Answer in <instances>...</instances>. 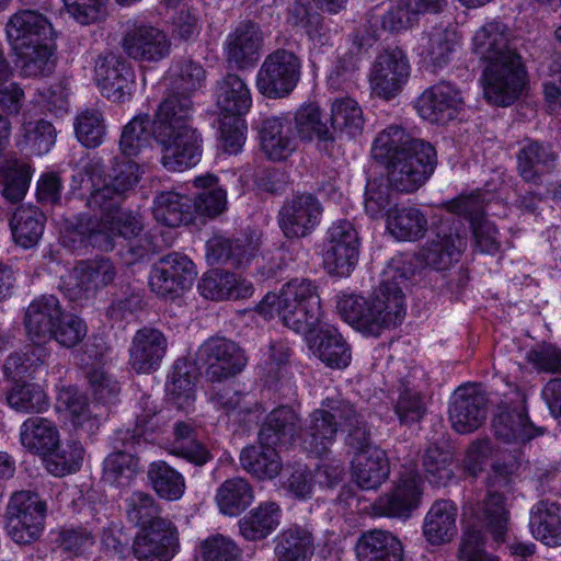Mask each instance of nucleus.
Returning <instances> with one entry per match:
<instances>
[{
  "label": "nucleus",
  "mask_w": 561,
  "mask_h": 561,
  "mask_svg": "<svg viewBox=\"0 0 561 561\" xmlns=\"http://www.w3.org/2000/svg\"><path fill=\"white\" fill-rule=\"evenodd\" d=\"M414 272L410 261L392 259L373 296L369 299L343 296L337 302L339 313L356 330L374 336L383 329L397 327L405 317L403 286Z\"/></svg>",
  "instance_id": "obj_1"
},
{
  "label": "nucleus",
  "mask_w": 561,
  "mask_h": 561,
  "mask_svg": "<svg viewBox=\"0 0 561 561\" xmlns=\"http://www.w3.org/2000/svg\"><path fill=\"white\" fill-rule=\"evenodd\" d=\"M472 50L489 62L484 70V95L490 103L508 106L520 95L526 72L520 56L511 47L506 27L491 22L472 38Z\"/></svg>",
  "instance_id": "obj_2"
},
{
  "label": "nucleus",
  "mask_w": 561,
  "mask_h": 561,
  "mask_svg": "<svg viewBox=\"0 0 561 561\" xmlns=\"http://www.w3.org/2000/svg\"><path fill=\"white\" fill-rule=\"evenodd\" d=\"M193 101L170 91L159 104L152 121V137L160 147L161 163L168 171L181 172L202 158V136L192 125Z\"/></svg>",
  "instance_id": "obj_3"
},
{
  "label": "nucleus",
  "mask_w": 561,
  "mask_h": 561,
  "mask_svg": "<svg viewBox=\"0 0 561 561\" xmlns=\"http://www.w3.org/2000/svg\"><path fill=\"white\" fill-rule=\"evenodd\" d=\"M371 154L387 165L389 185L400 193L417 191L436 167L435 148L412 138L400 126L383 129L374 141Z\"/></svg>",
  "instance_id": "obj_4"
},
{
  "label": "nucleus",
  "mask_w": 561,
  "mask_h": 561,
  "mask_svg": "<svg viewBox=\"0 0 561 561\" xmlns=\"http://www.w3.org/2000/svg\"><path fill=\"white\" fill-rule=\"evenodd\" d=\"M257 309L264 317L277 316L284 325L301 334L314 330L322 314L318 287L308 278L290 279L278 294H266Z\"/></svg>",
  "instance_id": "obj_5"
},
{
  "label": "nucleus",
  "mask_w": 561,
  "mask_h": 561,
  "mask_svg": "<svg viewBox=\"0 0 561 561\" xmlns=\"http://www.w3.org/2000/svg\"><path fill=\"white\" fill-rule=\"evenodd\" d=\"M82 187L90 191L87 205L91 209H116L125 198L126 192L138 182V165L127 159L117 161L112 173H104L100 158L90 159L82 168Z\"/></svg>",
  "instance_id": "obj_6"
},
{
  "label": "nucleus",
  "mask_w": 561,
  "mask_h": 561,
  "mask_svg": "<svg viewBox=\"0 0 561 561\" xmlns=\"http://www.w3.org/2000/svg\"><path fill=\"white\" fill-rule=\"evenodd\" d=\"M355 416V409L340 396L323 400L322 409L314 410L300 428V442L304 448L316 455H323L335 440L339 423L350 422Z\"/></svg>",
  "instance_id": "obj_7"
},
{
  "label": "nucleus",
  "mask_w": 561,
  "mask_h": 561,
  "mask_svg": "<svg viewBox=\"0 0 561 561\" xmlns=\"http://www.w3.org/2000/svg\"><path fill=\"white\" fill-rule=\"evenodd\" d=\"M46 502L31 490L14 492L5 510V530L19 545L37 540L44 529Z\"/></svg>",
  "instance_id": "obj_8"
},
{
  "label": "nucleus",
  "mask_w": 561,
  "mask_h": 561,
  "mask_svg": "<svg viewBox=\"0 0 561 561\" xmlns=\"http://www.w3.org/2000/svg\"><path fill=\"white\" fill-rule=\"evenodd\" d=\"M299 57L287 49L278 48L268 54L256 76L260 93L270 99L287 96L300 78Z\"/></svg>",
  "instance_id": "obj_9"
},
{
  "label": "nucleus",
  "mask_w": 561,
  "mask_h": 561,
  "mask_svg": "<svg viewBox=\"0 0 561 561\" xmlns=\"http://www.w3.org/2000/svg\"><path fill=\"white\" fill-rule=\"evenodd\" d=\"M511 397L504 393L505 400L499 405L492 420L495 437L505 444H524L540 432L529 421L526 412V393L517 386H511Z\"/></svg>",
  "instance_id": "obj_10"
},
{
  "label": "nucleus",
  "mask_w": 561,
  "mask_h": 561,
  "mask_svg": "<svg viewBox=\"0 0 561 561\" xmlns=\"http://www.w3.org/2000/svg\"><path fill=\"white\" fill-rule=\"evenodd\" d=\"M197 359L205 366V375L213 382H220L240 374L248 358L232 340L211 336L197 351Z\"/></svg>",
  "instance_id": "obj_11"
},
{
  "label": "nucleus",
  "mask_w": 561,
  "mask_h": 561,
  "mask_svg": "<svg viewBox=\"0 0 561 561\" xmlns=\"http://www.w3.org/2000/svg\"><path fill=\"white\" fill-rule=\"evenodd\" d=\"M196 274L194 263L186 255L173 252L152 266L149 286L158 296L172 298L188 289Z\"/></svg>",
  "instance_id": "obj_12"
},
{
  "label": "nucleus",
  "mask_w": 561,
  "mask_h": 561,
  "mask_svg": "<svg viewBox=\"0 0 561 561\" xmlns=\"http://www.w3.org/2000/svg\"><path fill=\"white\" fill-rule=\"evenodd\" d=\"M410 77L408 57L400 48L380 53L371 67L369 82L373 91L380 98H394Z\"/></svg>",
  "instance_id": "obj_13"
},
{
  "label": "nucleus",
  "mask_w": 561,
  "mask_h": 561,
  "mask_svg": "<svg viewBox=\"0 0 561 561\" xmlns=\"http://www.w3.org/2000/svg\"><path fill=\"white\" fill-rule=\"evenodd\" d=\"M94 79L103 96L121 102L131 94L135 73L122 56L104 51L95 60Z\"/></svg>",
  "instance_id": "obj_14"
},
{
  "label": "nucleus",
  "mask_w": 561,
  "mask_h": 561,
  "mask_svg": "<svg viewBox=\"0 0 561 561\" xmlns=\"http://www.w3.org/2000/svg\"><path fill=\"white\" fill-rule=\"evenodd\" d=\"M113 262L105 257L82 260L68 272L64 285L72 299L93 296L116 277Z\"/></svg>",
  "instance_id": "obj_15"
},
{
  "label": "nucleus",
  "mask_w": 561,
  "mask_h": 561,
  "mask_svg": "<svg viewBox=\"0 0 561 561\" xmlns=\"http://www.w3.org/2000/svg\"><path fill=\"white\" fill-rule=\"evenodd\" d=\"M323 208L312 194H300L287 201L278 211V225L288 239L309 236L319 225Z\"/></svg>",
  "instance_id": "obj_16"
},
{
  "label": "nucleus",
  "mask_w": 561,
  "mask_h": 561,
  "mask_svg": "<svg viewBox=\"0 0 561 561\" xmlns=\"http://www.w3.org/2000/svg\"><path fill=\"white\" fill-rule=\"evenodd\" d=\"M296 129L302 140H314L318 150L331 158L341 154L342 144L330 115L322 113L316 104L300 107L295 115Z\"/></svg>",
  "instance_id": "obj_17"
},
{
  "label": "nucleus",
  "mask_w": 561,
  "mask_h": 561,
  "mask_svg": "<svg viewBox=\"0 0 561 561\" xmlns=\"http://www.w3.org/2000/svg\"><path fill=\"white\" fill-rule=\"evenodd\" d=\"M178 548V530L171 520H158L140 528L133 545L134 554L140 561H170Z\"/></svg>",
  "instance_id": "obj_18"
},
{
  "label": "nucleus",
  "mask_w": 561,
  "mask_h": 561,
  "mask_svg": "<svg viewBox=\"0 0 561 561\" xmlns=\"http://www.w3.org/2000/svg\"><path fill=\"white\" fill-rule=\"evenodd\" d=\"M488 398L477 385L459 387L453 394L449 420L456 432L468 434L479 428L485 421Z\"/></svg>",
  "instance_id": "obj_19"
},
{
  "label": "nucleus",
  "mask_w": 561,
  "mask_h": 561,
  "mask_svg": "<svg viewBox=\"0 0 561 561\" xmlns=\"http://www.w3.org/2000/svg\"><path fill=\"white\" fill-rule=\"evenodd\" d=\"M511 478L500 466H493V474L488 480L489 491L482 502V518L485 529L496 543L505 541L508 530L510 511L505 496L500 489H508Z\"/></svg>",
  "instance_id": "obj_20"
},
{
  "label": "nucleus",
  "mask_w": 561,
  "mask_h": 561,
  "mask_svg": "<svg viewBox=\"0 0 561 561\" xmlns=\"http://www.w3.org/2000/svg\"><path fill=\"white\" fill-rule=\"evenodd\" d=\"M53 25L36 10H20L5 24V35L11 50L27 49L31 44L47 42L53 36Z\"/></svg>",
  "instance_id": "obj_21"
},
{
  "label": "nucleus",
  "mask_w": 561,
  "mask_h": 561,
  "mask_svg": "<svg viewBox=\"0 0 561 561\" xmlns=\"http://www.w3.org/2000/svg\"><path fill=\"white\" fill-rule=\"evenodd\" d=\"M421 478L411 470L402 473L393 489L379 496L373 504V511L378 516L408 517L419 506Z\"/></svg>",
  "instance_id": "obj_22"
},
{
  "label": "nucleus",
  "mask_w": 561,
  "mask_h": 561,
  "mask_svg": "<svg viewBox=\"0 0 561 561\" xmlns=\"http://www.w3.org/2000/svg\"><path fill=\"white\" fill-rule=\"evenodd\" d=\"M261 247L260 236L244 234L234 239L214 236L206 243V259L209 264H227L242 267L256 256Z\"/></svg>",
  "instance_id": "obj_23"
},
{
  "label": "nucleus",
  "mask_w": 561,
  "mask_h": 561,
  "mask_svg": "<svg viewBox=\"0 0 561 561\" xmlns=\"http://www.w3.org/2000/svg\"><path fill=\"white\" fill-rule=\"evenodd\" d=\"M168 340L158 329L145 327L131 339L128 365L137 374H150L161 365L167 353Z\"/></svg>",
  "instance_id": "obj_24"
},
{
  "label": "nucleus",
  "mask_w": 561,
  "mask_h": 561,
  "mask_svg": "<svg viewBox=\"0 0 561 561\" xmlns=\"http://www.w3.org/2000/svg\"><path fill=\"white\" fill-rule=\"evenodd\" d=\"M461 92L448 82L426 89L417 99L419 114L431 123L444 124L454 119L462 108Z\"/></svg>",
  "instance_id": "obj_25"
},
{
  "label": "nucleus",
  "mask_w": 561,
  "mask_h": 561,
  "mask_svg": "<svg viewBox=\"0 0 561 561\" xmlns=\"http://www.w3.org/2000/svg\"><path fill=\"white\" fill-rule=\"evenodd\" d=\"M262 42V32L255 22H241L226 39L227 61L238 69L252 67L257 60Z\"/></svg>",
  "instance_id": "obj_26"
},
{
  "label": "nucleus",
  "mask_w": 561,
  "mask_h": 561,
  "mask_svg": "<svg viewBox=\"0 0 561 561\" xmlns=\"http://www.w3.org/2000/svg\"><path fill=\"white\" fill-rule=\"evenodd\" d=\"M467 244L466 234L440 228L420 252L424 264L436 271H445L459 260Z\"/></svg>",
  "instance_id": "obj_27"
},
{
  "label": "nucleus",
  "mask_w": 561,
  "mask_h": 561,
  "mask_svg": "<svg viewBox=\"0 0 561 561\" xmlns=\"http://www.w3.org/2000/svg\"><path fill=\"white\" fill-rule=\"evenodd\" d=\"M123 48L133 59L158 61L169 55L170 43L162 31L152 26H139L125 34Z\"/></svg>",
  "instance_id": "obj_28"
},
{
  "label": "nucleus",
  "mask_w": 561,
  "mask_h": 561,
  "mask_svg": "<svg viewBox=\"0 0 561 561\" xmlns=\"http://www.w3.org/2000/svg\"><path fill=\"white\" fill-rule=\"evenodd\" d=\"M59 300L53 296H42L27 307L25 328L33 342L45 343L51 340V332L64 314Z\"/></svg>",
  "instance_id": "obj_29"
},
{
  "label": "nucleus",
  "mask_w": 561,
  "mask_h": 561,
  "mask_svg": "<svg viewBox=\"0 0 561 561\" xmlns=\"http://www.w3.org/2000/svg\"><path fill=\"white\" fill-rule=\"evenodd\" d=\"M301 422L298 413L287 405L274 409L266 416L259 432L262 444L290 446L300 440Z\"/></svg>",
  "instance_id": "obj_30"
},
{
  "label": "nucleus",
  "mask_w": 561,
  "mask_h": 561,
  "mask_svg": "<svg viewBox=\"0 0 561 561\" xmlns=\"http://www.w3.org/2000/svg\"><path fill=\"white\" fill-rule=\"evenodd\" d=\"M319 358L332 368H344L351 362V350L341 333L332 327H320L305 334Z\"/></svg>",
  "instance_id": "obj_31"
},
{
  "label": "nucleus",
  "mask_w": 561,
  "mask_h": 561,
  "mask_svg": "<svg viewBox=\"0 0 561 561\" xmlns=\"http://www.w3.org/2000/svg\"><path fill=\"white\" fill-rule=\"evenodd\" d=\"M261 147L268 159L280 161L287 159L296 149L291 121L287 117H268L263 121Z\"/></svg>",
  "instance_id": "obj_32"
},
{
  "label": "nucleus",
  "mask_w": 561,
  "mask_h": 561,
  "mask_svg": "<svg viewBox=\"0 0 561 561\" xmlns=\"http://www.w3.org/2000/svg\"><path fill=\"white\" fill-rule=\"evenodd\" d=\"M389 473V459L382 449L369 448L354 455L352 474L359 488L375 490L388 479Z\"/></svg>",
  "instance_id": "obj_33"
},
{
  "label": "nucleus",
  "mask_w": 561,
  "mask_h": 561,
  "mask_svg": "<svg viewBox=\"0 0 561 561\" xmlns=\"http://www.w3.org/2000/svg\"><path fill=\"white\" fill-rule=\"evenodd\" d=\"M356 557L358 561H403V546L390 531L373 529L358 538Z\"/></svg>",
  "instance_id": "obj_34"
},
{
  "label": "nucleus",
  "mask_w": 561,
  "mask_h": 561,
  "mask_svg": "<svg viewBox=\"0 0 561 561\" xmlns=\"http://www.w3.org/2000/svg\"><path fill=\"white\" fill-rule=\"evenodd\" d=\"M198 290L207 299H245L253 294V287L245 280H240L233 273L210 270L198 283Z\"/></svg>",
  "instance_id": "obj_35"
},
{
  "label": "nucleus",
  "mask_w": 561,
  "mask_h": 561,
  "mask_svg": "<svg viewBox=\"0 0 561 561\" xmlns=\"http://www.w3.org/2000/svg\"><path fill=\"white\" fill-rule=\"evenodd\" d=\"M529 527L543 545L561 546V505L548 500L536 503L530 510Z\"/></svg>",
  "instance_id": "obj_36"
},
{
  "label": "nucleus",
  "mask_w": 561,
  "mask_h": 561,
  "mask_svg": "<svg viewBox=\"0 0 561 561\" xmlns=\"http://www.w3.org/2000/svg\"><path fill=\"white\" fill-rule=\"evenodd\" d=\"M20 442L27 451L47 456L59 446V432L50 420L32 416L21 425Z\"/></svg>",
  "instance_id": "obj_37"
},
{
  "label": "nucleus",
  "mask_w": 561,
  "mask_h": 561,
  "mask_svg": "<svg viewBox=\"0 0 561 561\" xmlns=\"http://www.w3.org/2000/svg\"><path fill=\"white\" fill-rule=\"evenodd\" d=\"M216 98L217 106L227 117H240L252 105L248 84L234 73H228L217 82Z\"/></svg>",
  "instance_id": "obj_38"
},
{
  "label": "nucleus",
  "mask_w": 561,
  "mask_h": 561,
  "mask_svg": "<svg viewBox=\"0 0 561 561\" xmlns=\"http://www.w3.org/2000/svg\"><path fill=\"white\" fill-rule=\"evenodd\" d=\"M61 243L71 251H80L89 245L104 251L113 249L107 233L100 226V221L92 218H81L77 224H70L61 232Z\"/></svg>",
  "instance_id": "obj_39"
},
{
  "label": "nucleus",
  "mask_w": 561,
  "mask_h": 561,
  "mask_svg": "<svg viewBox=\"0 0 561 561\" xmlns=\"http://www.w3.org/2000/svg\"><path fill=\"white\" fill-rule=\"evenodd\" d=\"M277 561H310L314 553V538L305 527L293 526L274 539Z\"/></svg>",
  "instance_id": "obj_40"
},
{
  "label": "nucleus",
  "mask_w": 561,
  "mask_h": 561,
  "mask_svg": "<svg viewBox=\"0 0 561 561\" xmlns=\"http://www.w3.org/2000/svg\"><path fill=\"white\" fill-rule=\"evenodd\" d=\"M556 154L550 145L526 140L517 153V171L526 181L537 183L541 174L553 168Z\"/></svg>",
  "instance_id": "obj_41"
},
{
  "label": "nucleus",
  "mask_w": 561,
  "mask_h": 561,
  "mask_svg": "<svg viewBox=\"0 0 561 561\" xmlns=\"http://www.w3.org/2000/svg\"><path fill=\"white\" fill-rule=\"evenodd\" d=\"M45 221L46 217L38 207L33 205L18 207L10 219L13 240L24 249L33 248L43 236Z\"/></svg>",
  "instance_id": "obj_42"
},
{
  "label": "nucleus",
  "mask_w": 561,
  "mask_h": 561,
  "mask_svg": "<svg viewBox=\"0 0 561 561\" xmlns=\"http://www.w3.org/2000/svg\"><path fill=\"white\" fill-rule=\"evenodd\" d=\"M457 508L449 501H436L427 512L423 534L432 545L449 542L456 534Z\"/></svg>",
  "instance_id": "obj_43"
},
{
  "label": "nucleus",
  "mask_w": 561,
  "mask_h": 561,
  "mask_svg": "<svg viewBox=\"0 0 561 561\" xmlns=\"http://www.w3.org/2000/svg\"><path fill=\"white\" fill-rule=\"evenodd\" d=\"M280 523V508L275 502L261 503L239 520L241 536L250 541L265 539Z\"/></svg>",
  "instance_id": "obj_44"
},
{
  "label": "nucleus",
  "mask_w": 561,
  "mask_h": 561,
  "mask_svg": "<svg viewBox=\"0 0 561 561\" xmlns=\"http://www.w3.org/2000/svg\"><path fill=\"white\" fill-rule=\"evenodd\" d=\"M275 445L262 444L244 447L240 453L241 467L257 479H273L282 470L283 463Z\"/></svg>",
  "instance_id": "obj_45"
},
{
  "label": "nucleus",
  "mask_w": 561,
  "mask_h": 561,
  "mask_svg": "<svg viewBox=\"0 0 561 561\" xmlns=\"http://www.w3.org/2000/svg\"><path fill=\"white\" fill-rule=\"evenodd\" d=\"M387 229L400 241H415L427 231V219L416 207L393 208L388 211Z\"/></svg>",
  "instance_id": "obj_46"
},
{
  "label": "nucleus",
  "mask_w": 561,
  "mask_h": 561,
  "mask_svg": "<svg viewBox=\"0 0 561 561\" xmlns=\"http://www.w3.org/2000/svg\"><path fill=\"white\" fill-rule=\"evenodd\" d=\"M253 500V488L248 480L240 477L224 481L215 496L220 513L228 516L239 515L251 505Z\"/></svg>",
  "instance_id": "obj_47"
},
{
  "label": "nucleus",
  "mask_w": 561,
  "mask_h": 561,
  "mask_svg": "<svg viewBox=\"0 0 561 561\" xmlns=\"http://www.w3.org/2000/svg\"><path fill=\"white\" fill-rule=\"evenodd\" d=\"M152 213L158 222L179 227L192 221L193 201L174 192H163L156 197Z\"/></svg>",
  "instance_id": "obj_48"
},
{
  "label": "nucleus",
  "mask_w": 561,
  "mask_h": 561,
  "mask_svg": "<svg viewBox=\"0 0 561 561\" xmlns=\"http://www.w3.org/2000/svg\"><path fill=\"white\" fill-rule=\"evenodd\" d=\"M170 451L198 467L211 459L207 447L196 439L195 428L188 421H180L174 424Z\"/></svg>",
  "instance_id": "obj_49"
},
{
  "label": "nucleus",
  "mask_w": 561,
  "mask_h": 561,
  "mask_svg": "<svg viewBox=\"0 0 561 561\" xmlns=\"http://www.w3.org/2000/svg\"><path fill=\"white\" fill-rule=\"evenodd\" d=\"M147 474L152 489L161 499L178 501L183 496L186 489L185 479L165 461H153Z\"/></svg>",
  "instance_id": "obj_50"
},
{
  "label": "nucleus",
  "mask_w": 561,
  "mask_h": 561,
  "mask_svg": "<svg viewBox=\"0 0 561 561\" xmlns=\"http://www.w3.org/2000/svg\"><path fill=\"white\" fill-rule=\"evenodd\" d=\"M217 178L211 174L194 180V186L199 190L192 199L195 213L215 217L226 209L227 194L226 191L217 186Z\"/></svg>",
  "instance_id": "obj_51"
},
{
  "label": "nucleus",
  "mask_w": 561,
  "mask_h": 561,
  "mask_svg": "<svg viewBox=\"0 0 561 561\" xmlns=\"http://www.w3.org/2000/svg\"><path fill=\"white\" fill-rule=\"evenodd\" d=\"M48 356L47 350L41 343L25 346L21 352H14L8 356L3 365L4 375L11 379L31 376L42 366Z\"/></svg>",
  "instance_id": "obj_52"
},
{
  "label": "nucleus",
  "mask_w": 561,
  "mask_h": 561,
  "mask_svg": "<svg viewBox=\"0 0 561 561\" xmlns=\"http://www.w3.org/2000/svg\"><path fill=\"white\" fill-rule=\"evenodd\" d=\"M162 508L153 495L144 491H135L125 500V513L128 522L140 528L153 525L161 517Z\"/></svg>",
  "instance_id": "obj_53"
},
{
  "label": "nucleus",
  "mask_w": 561,
  "mask_h": 561,
  "mask_svg": "<svg viewBox=\"0 0 561 561\" xmlns=\"http://www.w3.org/2000/svg\"><path fill=\"white\" fill-rule=\"evenodd\" d=\"M460 36L457 28L449 25L446 27H434L427 34V45L425 46L426 57L434 67L446 66L459 44Z\"/></svg>",
  "instance_id": "obj_54"
},
{
  "label": "nucleus",
  "mask_w": 561,
  "mask_h": 561,
  "mask_svg": "<svg viewBox=\"0 0 561 561\" xmlns=\"http://www.w3.org/2000/svg\"><path fill=\"white\" fill-rule=\"evenodd\" d=\"M101 213V229L108 234L119 236L125 239L136 238L144 229L141 218L131 211L121 210V205L116 209H98Z\"/></svg>",
  "instance_id": "obj_55"
},
{
  "label": "nucleus",
  "mask_w": 561,
  "mask_h": 561,
  "mask_svg": "<svg viewBox=\"0 0 561 561\" xmlns=\"http://www.w3.org/2000/svg\"><path fill=\"white\" fill-rule=\"evenodd\" d=\"M330 123L340 139L343 131L350 136H356L364 126L363 111L351 98L336 99L331 106Z\"/></svg>",
  "instance_id": "obj_56"
},
{
  "label": "nucleus",
  "mask_w": 561,
  "mask_h": 561,
  "mask_svg": "<svg viewBox=\"0 0 561 561\" xmlns=\"http://www.w3.org/2000/svg\"><path fill=\"white\" fill-rule=\"evenodd\" d=\"M56 141V129L45 119L24 123L21 127L19 146L32 154L47 153Z\"/></svg>",
  "instance_id": "obj_57"
},
{
  "label": "nucleus",
  "mask_w": 561,
  "mask_h": 561,
  "mask_svg": "<svg viewBox=\"0 0 561 561\" xmlns=\"http://www.w3.org/2000/svg\"><path fill=\"white\" fill-rule=\"evenodd\" d=\"M423 468L430 483L446 485L455 476L453 453L436 445L428 446L423 455Z\"/></svg>",
  "instance_id": "obj_58"
},
{
  "label": "nucleus",
  "mask_w": 561,
  "mask_h": 561,
  "mask_svg": "<svg viewBox=\"0 0 561 561\" xmlns=\"http://www.w3.org/2000/svg\"><path fill=\"white\" fill-rule=\"evenodd\" d=\"M16 66L25 77L45 76L51 71V46L47 42L31 44L27 49L11 50Z\"/></svg>",
  "instance_id": "obj_59"
},
{
  "label": "nucleus",
  "mask_w": 561,
  "mask_h": 561,
  "mask_svg": "<svg viewBox=\"0 0 561 561\" xmlns=\"http://www.w3.org/2000/svg\"><path fill=\"white\" fill-rule=\"evenodd\" d=\"M152 121L148 114L135 116L123 128L119 148L124 156H137L149 145L152 137Z\"/></svg>",
  "instance_id": "obj_60"
},
{
  "label": "nucleus",
  "mask_w": 561,
  "mask_h": 561,
  "mask_svg": "<svg viewBox=\"0 0 561 561\" xmlns=\"http://www.w3.org/2000/svg\"><path fill=\"white\" fill-rule=\"evenodd\" d=\"M139 471V459L127 451L108 455L103 462L104 481L118 486L128 485Z\"/></svg>",
  "instance_id": "obj_61"
},
{
  "label": "nucleus",
  "mask_w": 561,
  "mask_h": 561,
  "mask_svg": "<svg viewBox=\"0 0 561 561\" xmlns=\"http://www.w3.org/2000/svg\"><path fill=\"white\" fill-rule=\"evenodd\" d=\"M8 404L18 412L42 413L48 408L47 396L34 383H16L7 393Z\"/></svg>",
  "instance_id": "obj_62"
},
{
  "label": "nucleus",
  "mask_w": 561,
  "mask_h": 561,
  "mask_svg": "<svg viewBox=\"0 0 561 561\" xmlns=\"http://www.w3.org/2000/svg\"><path fill=\"white\" fill-rule=\"evenodd\" d=\"M205 78L206 72L199 64L190 59L179 61L171 68L170 91L191 98L203 85Z\"/></svg>",
  "instance_id": "obj_63"
},
{
  "label": "nucleus",
  "mask_w": 561,
  "mask_h": 561,
  "mask_svg": "<svg viewBox=\"0 0 561 561\" xmlns=\"http://www.w3.org/2000/svg\"><path fill=\"white\" fill-rule=\"evenodd\" d=\"M105 129L103 115L98 110L88 108L76 118V136L84 147L95 148L100 146L103 141Z\"/></svg>",
  "instance_id": "obj_64"
}]
</instances>
